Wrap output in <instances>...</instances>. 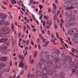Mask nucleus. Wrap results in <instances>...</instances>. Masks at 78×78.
I'll return each instance as SVG.
<instances>
[{
  "label": "nucleus",
  "mask_w": 78,
  "mask_h": 78,
  "mask_svg": "<svg viewBox=\"0 0 78 78\" xmlns=\"http://www.w3.org/2000/svg\"><path fill=\"white\" fill-rule=\"evenodd\" d=\"M65 21L67 22H71V21H72V20L71 19H69L67 17L65 18Z\"/></svg>",
  "instance_id": "obj_20"
},
{
  "label": "nucleus",
  "mask_w": 78,
  "mask_h": 78,
  "mask_svg": "<svg viewBox=\"0 0 78 78\" xmlns=\"http://www.w3.org/2000/svg\"><path fill=\"white\" fill-rule=\"evenodd\" d=\"M6 71V69L3 67H0V72H4Z\"/></svg>",
  "instance_id": "obj_16"
},
{
  "label": "nucleus",
  "mask_w": 78,
  "mask_h": 78,
  "mask_svg": "<svg viewBox=\"0 0 78 78\" xmlns=\"http://www.w3.org/2000/svg\"><path fill=\"white\" fill-rule=\"evenodd\" d=\"M35 74L37 76H40L42 74V73L41 71L38 70L36 71Z\"/></svg>",
  "instance_id": "obj_13"
},
{
  "label": "nucleus",
  "mask_w": 78,
  "mask_h": 78,
  "mask_svg": "<svg viewBox=\"0 0 78 78\" xmlns=\"http://www.w3.org/2000/svg\"><path fill=\"white\" fill-rule=\"evenodd\" d=\"M12 61L11 60L10 62L9 63V65L10 66H11V67L12 66Z\"/></svg>",
  "instance_id": "obj_55"
},
{
  "label": "nucleus",
  "mask_w": 78,
  "mask_h": 78,
  "mask_svg": "<svg viewBox=\"0 0 78 78\" xmlns=\"http://www.w3.org/2000/svg\"><path fill=\"white\" fill-rule=\"evenodd\" d=\"M49 75H53V72H50L49 73Z\"/></svg>",
  "instance_id": "obj_59"
},
{
  "label": "nucleus",
  "mask_w": 78,
  "mask_h": 78,
  "mask_svg": "<svg viewBox=\"0 0 78 78\" xmlns=\"http://www.w3.org/2000/svg\"><path fill=\"white\" fill-rule=\"evenodd\" d=\"M38 49L39 50H41V45H40V44H38Z\"/></svg>",
  "instance_id": "obj_63"
},
{
  "label": "nucleus",
  "mask_w": 78,
  "mask_h": 78,
  "mask_svg": "<svg viewBox=\"0 0 78 78\" xmlns=\"http://www.w3.org/2000/svg\"><path fill=\"white\" fill-rule=\"evenodd\" d=\"M74 62L75 63L74 65L75 66H77L78 65V62L76 61H74Z\"/></svg>",
  "instance_id": "obj_28"
},
{
  "label": "nucleus",
  "mask_w": 78,
  "mask_h": 78,
  "mask_svg": "<svg viewBox=\"0 0 78 78\" xmlns=\"http://www.w3.org/2000/svg\"><path fill=\"white\" fill-rule=\"evenodd\" d=\"M54 28H57L58 25L56 24H55L54 25Z\"/></svg>",
  "instance_id": "obj_51"
},
{
  "label": "nucleus",
  "mask_w": 78,
  "mask_h": 78,
  "mask_svg": "<svg viewBox=\"0 0 78 78\" xmlns=\"http://www.w3.org/2000/svg\"><path fill=\"white\" fill-rule=\"evenodd\" d=\"M73 8H76L75 4H74L73 5V6L70 7V9H73Z\"/></svg>",
  "instance_id": "obj_23"
},
{
  "label": "nucleus",
  "mask_w": 78,
  "mask_h": 78,
  "mask_svg": "<svg viewBox=\"0 0 78 78\" xmlns=\"http://www.w3.org/2000/svg\"><path fill=\"white\" fill-rule=\"evenodd\" d=\"M9 30V28L7 27H3L1 28V31L3 32Z\"/></svg>",
  "instance_id": "obj_7"
},
{
  "label": "nucleus",
  "mask_w": 78,
  "mask_h": 78,
  "mask_svg": "<svg viewBox=\"0 0 78 78\" xmlns=\"http://www.w3.org/2000/svg\"><path fill=\"white\" fill-rule=\"evenodd\" d=\"M24 72V70H23L21 73L20 74V75H22L23 74V73Z\"/></svg>",
  "instance_id": "obj_45"
},
{
  "label": "nucleus",
  "mask_w": 78,
  "mask_h": 78,
  "mask_svg": "<svg viewBox=\"0 0 78 78\" xmlns=\"http://www.w3.org/2000/svg\"><path fill=\"white\" fill-rule=\"evenodd\" d=\"M78 30L76 28H73L70 29L68 31V33L69 35L76 34L78 33Z\"/></svg>",
  "instance_id": "obj_3"
},
{
  "label": "nucleus",
  "mask_w": 78,
  "mask_h": 78,
  "mask_svg": "<svg viewBox=\"0 0 78 78\" xmlns=\"http://www.w3.org/2000/svg\"><path fill=\"white\" fill-rule=\"evenodd\" d=\"M42 38H43V43H45V41H46V39H44V37H43Z\"/></svg>",
  "instance_id": "obj_44"
},
{
  "label": "nucleus",
  "mask_w": 78,
  "mask_h": 78,
  "mask_svg": "<svg viewBox=\"0 0 78 78\" xmlns=\"http://www.w3.org/2000/svg\"><path fill=\"white\" fill-rule=\"evenodd\" d=\"M7 53H8V52H7L6 51H4L3 52V54H4V55H6Z\"/></svg>",
  "instance_id": "obj_53"
},
{
  "label": "nucleus",
  "mask_w": 78,
  "mask_h": 78,
  "mask_svg": "<svg viewBox=\"0 0 78 78\" xmlns=\"http://www.w3.org/2000/svg\"><path fill=\"white\" fill-rule=\"evenodd\" d=\"M33 31H34V32H36V28H34L32 30Z\"/></svg>",
  "instance_id": "obj_52"
},
{
  "label": "nucleus",
  "mask_w": 78,
  "mask_h": 78,
  "mask_svg": "<svg viewBox=\"0 0 78 78\" xmlns=\"http://www.w3.org/2000/svg\"><path fill=\"white\" fill-rule=\"evenodd\" d=\"M33 3H34V4H35V5H36L37 4H39V2H36V1H34L33 2Z\"/></svg>",
  "instance_id": "obj_46"
},
{
  "label": "nucleus",
  "mask_w": 78,
  "mask_h": 78,
  "mask_svg": "<svg viewBox=\"0 0 78 78\" xmlns=\"http://www.w3.org/2000/svg\"><path fill=\"white\" fill-rule=\"evenodd\" d=\"M2 3L3 4H4V5H8V4L6 2H5V1H3L2 2Z\"/></svg>",
  "instance_id": "obj_49"
},
{
  "label": "nucleus",
  "mask_w": 78,
  "mask_h": 78,
  "mask_svg": "<svg viewBox=\"0 0 78 78\" xmlns=\"http://www.w3.org/2000/svg\"><path fill=\"white\" fill-rule=\"evenodd\" d=\"M7 34H8L7 33V32H5L3 33L4 37H5V36H6V35H7Z\"/></svg>",
  "instance_id": "obj_41"
},
{
  "label": "nucleus",
  "mask_w": 78,
  "mask_h": 78,
  "mask_svg": "<svg viewBox=\"0 0 78 78\" xmlns=\"http://www.w3.org/2000/svg\"><path fill=\"white\" fill-rule=\"evenodd\" d=\"M59 62L60 63V64H64V63H66V61H65L64 58H61Z\"/></svg>",
  "instance_id": "obj_11"
},
{
  "label": "nucleus",
  "mask_w": 78,
  "mask_h": 78,
  "mask_svg": "<svg viewBox=\"0 0 78 78\" xmlns=\"http://www.w3.org/2000/svg\"><path fill=\"white\" fill-rule=\"evenodd\" d=\"M34 75L33 74H30V78H34Z\"/></svg>",
  "instance_id": "obj_34"
},
{
  "label": "nucleus",
  "mask_w": 78,
  "mask_h": 78,
  "mask_svg": "<svg viewBox=\"0 0 78 78\" xmlns=\"http://www.w3.org/2000/svg\"><path fill=\"white\" fill-rule=\"evenodd\" d=\"M2 22L1 21H0V27H2L3 25V24H2Z\"/></svg>",
  "instance_id": "obj_58"
},
{
  "label": "nucleus",
  "mask_w": 78,
  "mask_h": 78,
  "mask_svg": "<svg viewBox=\"0 0 78 78\" xmlns=\"http://www.w3.org/2000/svg\"><path fill=\"white\" fill-rule=\"evenodd\" d=\"M19 57L20 58V59H21V58H23V55H19Z\"/></svg>",
  "instance_id": "obj_36"
},
{
  "label": "nucleus",
  "mask_w": 78,
  "mask_h": 78,
  "mask_svg": "<svg viewBox=\"0 0 78 78\" xmlns=\"http://www.w3.org/2000/svg\"><path fill=\"white\" fill-rule=\"evenodd\" d=\"M39 7H40V9H42L43 8V5H40Z\"/></svg>",
  "instance_id": "obj_37"
},
{
  "label": "nucleus",
  "mask_w": 78,
  "mask_h": 78,
  "mask_svg": "<svg viewBox=\"0 0 78 78\" xmlns=\"http://www.w3.org/2000/svg\"><path fill=\"white\" fill-rule=\"evenodd\" d=\"M52 12L53 14H55L56 13V9H53L52 10Z\"/></svg>",
  "instance_id": "obj_30"
},
{
  "label": "nucleus",
  "mask_w": 78,
  "mask_h": 78,
  "mask_svg": "<svg viewBox=\"0 0 78 78\" xmlns=\"http://www.w3.org/2000/svg\"><path fill=\"white\" fill-rule=\"evenodd\" d=\"M76 0H70L69 3L72 4H75L77 2Z\"/></svg>",
  "instance_id": "obj_17"
},
{
  "label": "nucleus",
  "mask_w": 78,
  "mask_h": 78,
  "mask_svg": "<svg viewBox=\"0 0 78 78\" xmlns=\"http://www.w3.org/2000/svg\"><path fill=\"white\" fill-rule=\"evenodd\" d=\"M54 19L55 20H56V14H55L54 15Z\"/></svg>",
  "instance_id": "obj_48"
},
{
  "label": "nucleus",
  "mask_w": 78,
  "mask_h": 78,
  "mask_svg": "<svg viewBox=\"0 0 78 78\" xmlns=\"http://www.w3.org/2000/svg\"><path fill=\"white\" fill-rule=\"evenodd\" d=\"M0 37H4L3 32H1L0 33Z\"/></svg>",
  "instance_id": "obj_31"
},
{
  "label": "nucleus",
  "mask_w": 78,
  "mask_h": 78,
  "mask_svg": "<svg viewBox=\"0 0 78 78\" xmlns=\"http://www.w3.org/2000/svg\"><path fill=\"white\" fill-rule=\"evenodd\" d=\"M70 2H65L64 4V6H65V7H66L67 8H69V6H70Z\"/></svg>",
  "instance_id": "obj_12"
},
{
  "label": "nucleus",
  "mask_w": 78,
  "mask_h": 78,
  "mask_svg": "<svg viewBox=\"0 0 78 78\" xmlns=\"http://www.w3.org/2000/svg\"><path fill=\"white\" fill-rule=\"evenodd\" d=\"M75 74L76 75H78V70H77L76 72H75Z\"/></svg>",
  "instance_id": "obj_64"
},
{
  "label": "nucleus",
  "mask_w": 78,
  "mask_h": 78,
  "mask_svg": "<svg viewBox=\"0 0 78 78\" xmlns=\"http://www.w3.org/2000/svg\"><path fill=\"white\" fill-rule=\"evenodd\" d=\"M42 24H43V26H45V21H44L43 22Z\"/></svg>",
  "instance_id": "obj_57"
},
{
  "label": "nucleus",
  "mask_w": 78,
  "mask_h": 78,
  "mask_svg": "<svg viewBox=\"0 0 78 78\" xmlns=\"http://www.w3.org/2000/svg\"><path fill=\"white\" fill-rule=\"evenodd\" d=\"M12 31H13V32H15L14 34H15L16 33V31L15 30V29H14V27L12 25Z\"/></svg>",
  "instance_id": "obj_22"
},
{
  "label": "nucleus",
  "mask_w": 78,
  "mask_h": 78,
  "mask_svg": "<svg viewBox=\"0 0 78 78\" xmlns=\"http://www.w3.org/2000/svg\"><path fill=\"white\" fill-rule=\"evenodd\" d=\"M59 76V75L57 74H55L54 75V76L55 77H56V78H58V76Z\"/></svg>",
  "instance_id": "obj_39"
},
{
  "label": "nucleus",
  "mask_w": 78,
  "mask_h": 78,
  "mask_svg": "<svg viewBox=\"0 0 78 78\" xmlns=\"http://www.w3.org/2000/svg\"><path fill=\"white\" fill-rule=\"evenodd\" d=\"M45 59L46 60H48V61L46 62V64L49 67H52L53 65V63L52 61V57L50 55H48L45 57Z\"/></svg>",
  "instance_id": "obj_2"
},
{
  "label": "nucleus",
  "mask_w": 78,
  "mask_h": 78,
  "mask_svg": "<svg viewBox=\"0 0 78 78\" xmlns=\"http://www.w3.org/2000/svg\"><path fill=\"white\" fill-rule=\"evenodd\" d=\"M56 36L57 38L59 39V35H58V32H56Z\"/></svg>",
  "instance_id": "obj_43"
},
{
  "label": "nucleus",
  "mask_w": 78,
  "mask_h": 78,
  "mask_svg": "<svg viewBox=\"0 0 78 78\" xmlns=\"http://www.w3.org/2000/svg\"><path fill=\"white\" fill-rule=\"evenodd\" d=\"M44 18L45 19H46L47 20H48V17H47V16L46 15H44Z\"/></svg>",
  "instance_id": "obj_42"
},
{
  "label": "nucleus",
  "mask_w": 78,
  "mask_h": 78,
  "mask_svg": "<svg viewBox=\"0 0 78 78\" xmlns=\"http://www.w3.org/2000/svg\"><path fill=\"white\" fill-rule=\"evenodd\" d=\"M77 10H74L73 11V12L74 13H76V12H77Z\"/></svg>",
  "instance_id": "obj_62"
},
{
  "label": "nucleus",
  "mask_w": 78,
  "mask_h": 78,
  "mask_svg": "<svg viewBox=\"0 0 78 78\" xmlns=\"http://www.w3.org/2000/svg\"><path fill=\"white\" fill-rule=\"evenodd\" d=\"M48 69H43L42 72L43 75H47Z\"/></svg>",
  "instance_id": "obj_14"
},
{
  "label": "nucleus",
  "mask_w": 78,
  "mask_h": 78,
  "mask_svg": "<svg viewBox=\"0 0 78 78\" xmlns=\"http://www.w3.org/2000/svg\"><path fill=\"white\" fill-rule=\"evenodd\" d=\"M41 68L43 70H48V72H50L51 68L48 66H46L45 64L44 63L41 64Z\"/></svg>",
  "instance_id": "obj_4"
},
{
  "label": "nucleus",
  "mask_w": 78,
  "mask_h": 78,
  "mask_svg": "<svg viewBox=\"0 0 78 78\" xmlns=\"http://www.w3.org/2000/svg\"><path fill=\"white\" fill-rule=\"evenodd\" d=\"M65 75V74L64 73H60L59 74V76H64Z\"/></svg>",
  "instance_id": "obj_27"
},
{
  "label": "nucleus",
  "mask_w": 78,
  "mask_h": 78,
  "mask_svg": "<svg viewBox=\"0 0 78 78\" xmlns=\"http://www.w3.org/2000/svg\"><path fill=\"white\" fill-rule=\"evenodd\" d=\"M75 5H76V8H78V3L77 2L75 4Z\"/></svg>",
  "instance_id": "obj_50"
},
{
  "label": "nucleus",
  "mask_w": 78,
  "mask_h": 78,
  "mask_svg": "<svg viewBox=\"0 0 78 78\" xmlns=\"http://www.w3.org/2000/svg\"><path fill=\"white\" fill-rule=\"evenodd\" d=\"M62 56L63 58H65V59H66V55L64 54V53H63L62 55Z\"/></svg>",
  "instance_id": "obj_33"
},
{
  "label": "nucleus",
  "mask_w": 78,
  "mask_h": 78,
  "mask_svg": "<svg viewBox=\"0 0 78 78\" xmlns=\"http://www.w3.org/2000/svg\"><path fill=\"white\" fill-rule=\"evenodd\" d=\"M51 25V23H50L49 25L46 26V28H47L48 29H49V28L50 27Z\"/></svg>",
  "instance_id": "obj_32"
},
{
  "label": "nucleus",
  "mask_w": 78,
  "mask_h": 78,
  "mask_svg": "<svg viewBox=\"0 0 78 78\" xmlns=\"http://www.w3.org/2000/svg\"><path fill=\"white\" fill-rule=\"evenodd\" d=\"M62 65H63V67L65 68H66L67 67V66L68 65V64L66 63V62L63 64H62Z\"/></svg>",
  "instance_id": "obj_26"
},
{
  "label": "nucleus",
  "mask_w": 78,
  "mask_h": 78,
  "mask_svg": "<svg viewBox=\"0 0 78 78\" xmlns=\"http://www.w3.org/2000/svg\"><path fill=\"white\" fill-rule=\"evenodd\" d=\"M5 63H2V67H5Z\"/></svg>",
  "instance_id": "obj_61"
},
{
  "label": "nucleus",
  "mask_w": 78,
  "mask_h": 78,
  "mask_svg": "<svg viewBox=\"0 0 78 78\" xmlns=\"http://www.w3.org/2000/svg\"><path fill=\"white\" fill-rule=\"evenodd\" d=\"M48 43H49V41H46L45 43L43 45V47H46L47 46V45L48 44Z\"/></svg>",
  "instance_id": "obj_18"
},
{
  "label": "nucleus",
  "mask_w": 78,
  "mask_h": 78,
  "mask_svg": "<svg viewBox=\"0 0 78 78\" xmlns=\"http://www.w3.org/2000/svg\"><path fill=\"white\" fill-rule=\"evenodd\" d=\"M52 72H53V73H56V70L55 69H53Z\"/></svg>",
  "instance_id": "obj_56"
},
{
  "label": "nucleus",
  "mask_w": 78,
  "mask_h": 78,
  "mask_svg": "<svg viewBox=\"0 0 78 78\" xmlns=\"http://www.w3.org/2000/svg\"><path fill=\"white\" fill-rule=\"evenodd\" d=\"M59 66L57 65V64H55L53 66V68L54 69H58L59 68Z\"/></svg>",
  "instance_id": "obj_21"
},
{
  "label": "nucleus",
  "mask_w": 78,
  "mask_h": 78,
  "mask_svg": "<svg viewBox=\"0 0 78 78\" xmlns=\"http://www.w3.org/2000/svg\"><path fill=\"white\" fill-rule=\"evenodd\" d=\"M37 51H36L34 54V58H36V55H37Z\"/></svg>",
  "instance_id": "obj_40"
},
{
  "label": "nucleus",
  "mask_w": 78,
  "mask_h": 78,
  "mask_svg": "<svg viewBox=\"0 0 78 78\" xmlns=\"http://www.w3.org/2000/svg\"><path fill=\"white\" fill-rule=\"evenodd\" d=\"M0 61H7V58L5 57H0Z\"/></svg>",
  "instance_id": "obj_9"
},
{
  "label": "nucleus",
  "mask_w": 78,
  "mask_h": 78,
  "mask_svg": "<svg viewBox=\"0 0 78 78\" xmlns=\"http://www.w3.org/2000/svg\"><path fill=\"white\" fill-rule=\"evenodd\" d=\"M52 51L54 52H52L51 54L53 58V61L55 63H58L59 61V58H58V54L56 52L58 51V50H56V49L54 48L52 49Z\"/></svg>",
  "instance_id": "obj_1"
},
{
  "label": "nucleus",
  "mask_w": 78,
  "mask_h": 78,
  "mask_svg": "<svg viewBox=\"0 0 78 78\" xmlns=\"http://www.w3.org/2000/svg\"><path fill=\"white\" fill-rule=\"evenodd\" d=\"M9 44H10V43L8 41H6L4 43V46L8 47V46L9 45Z\"/></svg>",
  "instance_id": "obj_10"
},
{
  "label": "nucleus",
  "mask_w": 78,
  "mask_h": 78,
  "mask_svg": "<svg viewBox=\"0 0 78 78\" xmlns=\"http://www.w3.org/2000/svg\"><path fill=\"white\" fill-rule=\"evenodd\" d=\"M47 74H43L42 75V77L43 78H47V76L46 75Z\"/></svg>",
  "instance_id": "obj_29"
},
{
  "label": "nucleus",
  "mask_w": 78,
  "mask_h": 78,
  "mask_svg": "<svg viewBox=\"0 0 78 78\" xmlns=\"http://www.w3.org/2000/svg\"><path fill=\"white\" fill-rule=\"evenodd\" d=\"M34 60H31L30 62V64H33V63H34Z\"/></svg>",
  "instance_id": "obj_47"
},
{
  "label": "nucleus",
  "mask_w": 78,
  "mask_h": 78,
  "mask_svg": "<svg viewBox=\"0 0 78 78\" xmlns=\"http://www.w3.org/2000/svg\"><path fill=\"white\" fill-rule=\"evenodd\" d=\"M74 41L75 43H78V37L74 38Z\"/></svg>",
  "instance_id": "obj_19"
},
{
  "label": "nucleus",
  "mask_w": 78,
  "mask_h": 78,
  "mask_svg": "<svg viewBox=\"0 0 78 78\" xmlns=\"http://www.w3.org/2000/svg\"><path fill=\"white\" fill-rule=\"evenodd\" d=\"M51 23H50V20H46V24H47V25H48V24H49L50 25V23H51H51H52V22L51 21Z\"/></svg>",
  "instance_id": "obj_24"
},
{
  "label": "nucleus",
  "mask_w": 78,
  "mask_h": 78,
  "mask_svg": "<svg viewBox=\"0 0 78 78\" xmlns=\"http://www.w3.org/2000/svg\"><path fill=\"white\" fill-rule=\"evenodd\" d=\"M25 66V62H21L19 64V67H22V69H24Z\"/></svg>",
  "instance_id": "obj_5"
},
{
  "label": "nucleus",
  "mask_w": 78,
  "mask_h": 78,
  "mask_svg": "<svg viewBox=\"0 0 78 78\" xmlns=\"http://www.w3.org/2000/svg\"><path fill=\"white\" fill-rule=\"evenodd\" d=\"M40 60L42 62H45V60L43 58H41Z\"/></svg>",
  "instance_id": "obj_38"
},
{
  "label": "nucleus",
  "mask_w": 78,
  "mask_h": 78,
  "mask_svg": "<svg viewBox=\"0 0 78 78\" xmlns=\"http://www.w3.org/2000/svg\"><path fill=\"white\" fill-rule=\"evenodd\" d=\"M65 59L67 61H69L70 62L72 60V58L69 55H67L65 57Z\"/></svg>",
  "instance_id": "obj_6"
},
{
  "label": "nucleus",
  "mask_w": 78,
  "mask_h": 78,
  "mask_svg": "<svg viewBox=\"0 0 78 78\" xmlns=\"http://www.w3.org/2000/svg\"><path fill=\"white\" fill-rule=\"evenodd\" d=\"M0 18H2V19H5L6 18V15H5L4 16L3 13H0Z\"/></svg>",
  "instance_id": "obj_8"
},
{
  "label": "nucleus",
  "mask_w": 78,
  "mask_h": 78,
  "mask_svg": "<svg viewBox=\"0 0 78 78\" xmlns=\"http://www.w3.org/2000/svg\"><path fill=\"white\" fill-rule=\"evenodd\" d=\"M7 46H4V47H2V50H7Z\"/></svg>",
  "instance_id": "obj_25"
},
{
  "label": "nucleus",
  "mask_w": 78,
  "mask_h": 78,
  "mask_svg": "<svg viewBox=\"0 0 78 78\" xmlns=\"http://www.w3.org/2000/svg\"><path fill=\"white\" fill-rule=\"evenodd\" d=\"M7 41H8V39L6 38H2L0 40V41L1 42H4V43L5 42Z\"/></svg>",
  "instance_id": "obj_15"
},
{
  "label": "nucleus",
  "mask_w": 78,
  "mask_h": 78,
  "mask_svg": "<svg viewBox=\"0 0 78 78\" xmlns=\"http://www.w3.org/2000/svg\"><path fill=\"white\" fill-rule=\"evenodd\" d=\"M11 32V29H9L8 32H7V34H10Z\"/></svg>",
  "instance_id": "obj_35"
},
{
  "label": "nucleus",
  "mask_w": 78,
  "mask_h": 78,
  "mask_svg": "<svg viewBox=\"0 0 78 78\" xmlns=\"http://www.w3.org/2000/svg\"><path fill=\"white\" fill-rule=\"evenodd\" d=\"M29 42H30V41H29V40H28L27 41H26V45H28V44H29Z\"/></svg>",
  "instance_id": "obj_54"
},
{
  "label": "nucleus",
  "mask_w": 78,
  "mask_h": 78,
  "mask_svg": "<svg viewBox=\"0 0 78 78\" xmlns=\"http://www.w3.org/2000/svg\"><path fill=\"white\" fill-rule=\"evenodd\" d=\"M44 53L45 55H48V51H46L44 52Z\"/></svg>",
  "instance_id": "obj_60"
}]
</instances>
